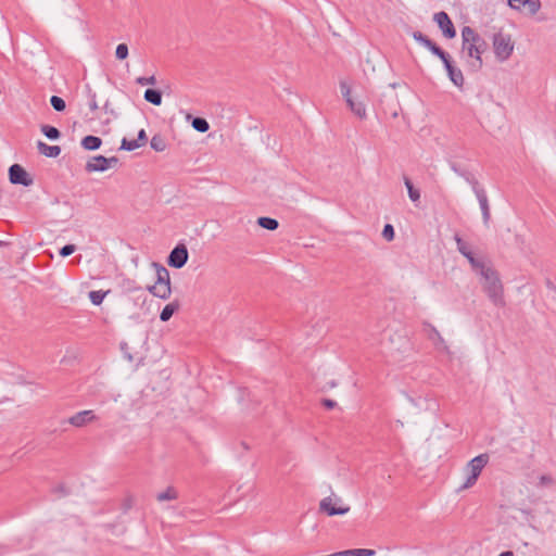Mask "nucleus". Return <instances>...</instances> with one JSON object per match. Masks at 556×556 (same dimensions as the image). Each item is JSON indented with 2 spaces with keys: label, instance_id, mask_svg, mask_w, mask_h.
<instances>
[{
  "label": "nucleus",
  "instance_id": "nucleus-1",
  "mask_svg": "<svg viewBox=\"0 0 556 556\" xmlns=\"http://www.w3.org/2000/svg\"><path fill=\"white\" fill-rule=\"evenodd\" d=\"M485 40L470 26L462 28V51L468 56V67L472 72L482 68L481 54L486 50Z\"/></svg>",
  "mask_w": 556,
  "mask_h": 556
},
{
  "label": "nucleus",
  "instance_id": "nucleus-2",
  "mask_svg": "<svg viewBox=\"0 0 556 556\" xmlns=\"http://www.w3.org/2000/svg\"><path fill=\"white\" fill-rule=\"evenodd\" d=\"M483 279V290L490 301L497 307H504V289L497 273L492 268H485L480 275Z\"/></svg>",
  "mask_w": 556,
  "mask_h": 556
},
{
  "label": "nucleus",
  "instance_id": "nucleus-3",
  "mask_svg": "<svg viewBox=\"0 0 556 556\" xmlns=\"http://www.w3.org/2000/svg\"><path fill=\"white\" fill-rule=\"evenodd\" d=\"M152 266L156 271V280L153 286H149L147 289L154 296L167 300L172 294L169 271L160 263L154 262Z\"/></svg>",
  "mask_w": 556,
  "mask_h": 556
},
{
  "label": "nucleus",
  "instance_id": "nucleus-4",
  "mask_svg": "<svg viewBox=\"0 0 556 556\" xmlns=\"http://www.w3.org/2000/svg\"><path fill=\"white\" fill-rule=\"evenodd\" d=\"M489 455L486 453L480 454L469 460L466 465L467 478L464 484L460 486V490L471 488L478 480L482 469L489 463Z\"/></svg>",
  "mask_w": 556,
  "mask_h": 556
},
{
  "label": "nucleus",
  "instance_id": "nucleus-5",
  "mask_svg": "<svg viewBox=\"0 0 556 556\" xmlns=\"http://www.w3.org/2000/svg\"><path fill=\"white\" fill-rule=\"evenodd\" d=\"M493 49L496 59L503 62L511 55L514 43L508 35L498 33L493 36Z\"/></svg>",
  "mask_w": 556,
  "mask_h": 556
},
{
  "label": "nucleus",
  "instance_id": "nucleus-6",
  "mask_svg": "<svg viewBox=\"0 0 556 556\" xmlns=\"http://www.w3.org/2000/svg\"><path fill=\"white\" fill-rule=\"evenodd\" d=\"M319 509L328 516L345 515L350 511L349 505H343L339 496H327L319 503Z\"/></svg>",
  "mask_w": 556,
  "mask_h": 556
},
{
  "label": "nucleus",
  "instance_id": "nucleus-7",
  "mask_svg": "<svg viewBox=\"0 0 556 556\" xmlns=\"http://www.w3.org/2000/svg\"><path fill=\"white\" fill-rule=\"evenodd\" d=\"M189 258V252L184 243H178L168 254L167 264L168 266L180 269L182 268Z\"/></svg>",
  "mask_w": 556,
  "mask_h": 556
},
{
  "label": "nucleus",
  "instance_id": "nucleus-8",
  "mask_svg": "<svg viewBox=\"0 0 556 556\" xmlns=\"http://www.w3.org/2000/svg\"><path fill=\"white\" fill-rule=\"evenodd\" d=\"M9 180L12 185H21L29 187L33 185L34 179L20 164H13L9 167Z\"/></svg>",
  "mask_w": 556,
  "mask_h": 556
},
{
  "label": "nucleus",
  "instance_id": "nucleus-9",
  "mask_svg": "<svg viewBox=\"0 0 556 556\" xmlns=\"http://www.w3.org/2000/svg\"><path fill=\"white\" fill-rule=\"evenodd\" d=\"M433 20L442 30V34L445 38L452 39L456 36L454 24L446 12L441 11L435 13Z\"/></svg>",
  "mask_w": 556,
  "mask_h": 556
},
{
  "label": "nucleus",
  "instance_id": "nucleus-10",
  "mask_svg": "<svg viewBox=\"0 0 556 556\" xmlns=\"http://www.w3.org/2000/svg\"><path fill=\"white\" fill-rule=\"evenodd\" d=\"M443 65H444V68L447 73V76L450 78V80L456 86V87H463L464 86V83H465V78H464V75H463V72L456 67L452 61V58L451 55L448 54L447 56H445L443 60H441Z\"/></svg>",
  "mask_w": 556,
  "mask_h": 556
},
{
  "label": "nucleus",
  "instance_id": "nucleus-11",
  "mask_svg": "<svg viewBox=\"0 0 556 556\" xmlns=\"http://www.w3.org/2000/svg\"><path fill=\"white\" fill-rule=\"evenodd\" d=\"M507 2L510 9L516 11L527 10L531 15L536 14L541 8L540 0H507Z\"/></svg>",
  "mask_w": 556,
  "mask_h": 556
},
{
  "label": "nucleus",
  "instance_id": "nucleus-12",
  "mask_svg": "<svg viewBox=\"0 0 556 556\" xmlns=\"http://www.w3.org/2000/svg\"><path fill=\"white\" fill-rule=\"evenodd\" d=\"M96 419L97 416L94 415L93 410L86 409L71 416L66 421L76 428H81L87 424L94 421Z\"/></svg>",
  "mask_w": 556,
  "mask_h": 556
},
{
  "label": "nucleus",
  "instance_id": "nucleus-13",
  "mask_svg": "<svg viewBox=\"0 0 556 556\" xmlns=\"http://www.w3.org/2000/svg\"><path fill=\"white\" fill-rule=\"evenodd\" d=\"M473 193L476 194L477 200L480 205L483 224L485 226H488L490 218H491V213H490V206H489V200H488L486 192H485L484 188L480 187L477 190H475Z\"/></svg>",
  "mask_w": 556,
  "mask_h": 556
},
{
  "label": "nucleus",
  "instance_id": "nucleus-14",
  "mask_svg": "<svg viewBox=\"0 0 556 556\" xmlns=\"http://www.w3.org/2000/svg\"><path fill=\"white\" fill-rule=\"evenodd\" d=\"M87 173L105 172L108 169V161L103 155H94L86 163Z\"/></svg>",
  "mask_w": 556,
  "mask_h": 556
},
{
  "label": "nucleus",
  "instance_id": "nucleus-15",
  "mask_svg": "<svg viewBox=\"0 0 556 556\" xmlns=\"http://www.w3.org/2000/svg\"><path fill=\"white\" fill-rule=\"evenodd\" d=\"M451 166V169L457 174L458 176H460L462 178L465 179L466 182H468L470 186H471V189L472 191L477 190L478 188H480L481 186L479 185V181L476 179V177L468 170L466 169H462L457 166L456 163H451L450 164Z\"/></svg>",
  "mask_w": 556,
  "mask_h": 556
},
{
  "label": "nucleus",
  "instance_id": "nucleus-16",
  "mask_svg": "<svg viewBox=\"0 0 556 556\" xmlns=\"http://www.w3.org/2000/svg\"><path fill=\"white\" fill-rule=\"evenodd\" d=\"M37 149L47 157H58L61 153V148L59 146H49L41 140L37 142Z\"/></svg>",
  "mask_w": 556,
  "mask_h": 556
},
{
  "label": "nucleus",
  "instance_id": "nucleus-17",
  "mask_svg": "<svg viewBox=\"0 0 556 556\" xmlns=\"http://www.w3.org/2000/svg\"><path fill=\"white\" fill-rule=\"evenodd\" d=\"M80 144L87 151H94L101 147L102 139L97 136L88 135L81 139Z\"/></svg>",
  "mask_w": 556,
  "mask_h": 556
},
{
  "label": "nucleus",
  "instance_id": "nucleus-18",
  "mask_svg": "<svg viewBox=\"0 0 556 556\" xmlns=\"http://www.w3.org/2000/svg\"><path fill=\"white\" fill-rule=\"evenodd\" d=\"M350 110L361 119L367 117L366 105L361 101H355L353 98L346 101Z\"/></svg>",
  "mask_w": 556,
  "mask_h": 556
},
{
  "label": "nucleus",
  "instance_id": "nucleus-19",
  "mask_svg": "<svg viewBox=\"0 0 556 556\" xmlns=\"http://www.w3.org/2000/svg\"><path fill=\"white\" fill-rule=\"evenodd\" d=\"M179 306L180 305H179L178 301H173V302L168 303L161 311L160 319L162 321H168L172 318V316L174 315V313L179 309Z\"/></svg>",
  "mask_w": 556,
  "mask_h": 556
},
{
  "label": "nucleus",
  "instance_id": "nucleus-20",
  "mask_svg": "<svg viewBox=\"0 0 556 556\" xmlns=\"http://www.w3.org/2000/svg\"><path fill=\"white\" fill-rule=\"evenodd\" d=\"M143 98L147 102L153 104V105H161L162 104V92L157 89H147L144 91Z\"/></svg>",
  "mask_w": 556,
  "mask_h": 556
},
{
  "label": "nucleus",
  "instance_id": "nucleus-21",
  "mask_svg": "<svg viewBox=\"0 0 556 556\" xmlns=\"http://www.w3.org/2000/svg\"><path fill=\"white\" fill-rule=\"evenodd\" d=\"M424 328L428 332L429 339L432 340L435 345L444 343V339L433 325L429 323H424Z\"/></svg>",
  "mask_w": 556,
  "mask_h": 556
},
{
  "label": "nucleus",
  "instance_id": "nucleus-22",
  "mask_svg": "<svg viewBox=\"0 0 556 556\" xmlns=\"http://www.w3.org/2000/svg\"><path fill=\"white\" fill-rule=\"evenodd\" d=\"M375 549L370 548H353L339 552L340 556H374Z\"/></svg>",
  "mask_w": 556,
  "mask_h": 556
},
{
  "label": "nucleus",
  "instance_id": "nucleus-23",
  "mask_svg": "<svg viewBox=\"0 0 556 556\" xmlns=\"http://www.w3.org/2000/svg\"><path fill=\"white\" fill-rule=\"evenodd\" d=\"M257 225L264 229L271 231L276 230L279 227V223L277 219L267 216L258 217Z\"/></svg>",
  "mask_w": 556,
  "mask_h": 556
},
{
  "label": "nucleus",
  "instance_id": "nucleus-24",
  "mask_svg": "<svg viewBox=\"0 0 556 556\" xmlns=\"http://www.w3.org/2000/svg\"><path fill=\"white\" fill-rule=\"evenodd\" d=\"M465 257L470 263L472 269L476 270L479 275H481L485 268H490V266H486L482 261L476 258L472 252H469V254L465 255Z\"/></svg>",
  "mask_w": 556,
  "mask_h": 556
},
{
  "label": "nucleus",
  "instance_id": "nucleus-25",
  "mask_svg": "<svg viewBox=\"0 0 556 556\" xmlns=\"http://www.w3.org/2000/svg\"><path fill=\"white\" fill-rule=\"evenodd\" d=\"M404 184L408 192V197L412 202L416 203L420 199V192L418 189H416L412 182V180L404 176Z\"/></svg>",
  "mask_w": 556,
  "mask_h": 556
},
{
  "label": "nucleus",
  "instance_id": "nucleus-26",
  "mask_svg": "<svg viewBox=\"0 0 556 556\" xmlns=\"http://www.w3.org/2000/svg\"><path fill=\"white\" fill-rule=\"evenodd\" d=\"M178 497V493L174 486H167L163 492L157 493L156 500L159 502L174 501Z\"/></svg>",
  "mask_w": 556,
  "mask_h": 556
},
{
  "label": "nucleus",
  "instance_id": "nucleus-27",
  "mask_svg": "<svg viewBox=\"0 0 556 556\" xmlns=\"http://www.w3.org/2000/svg\"><path fill=\"white\" fill-rule=\"evenodd\" d=\"M150 147L156 152H163L167 144L165 139L161 135H154L150 140Z\"/></svg>",
  "mask_w": 556,
  "mask_h": 556
},
{
  "label": "nucleus",
  "instance_id": "nucleus-28",
  "mask_svg": "<svg viewBox=\"0 0 556 556\" xmlns=\"http://www.w3.org/2000/svg\"><path fill=\"white\" fill-rule=\"evenodd\" d=\"M40 130L50 140H58L61 137L60 130L54 126L42 125Z\"/></svg>",
  "mask_w": 556,
  "mask_h": 556
},
{
  "label": "nucleus",
  "instance_id": "nucleus-29",
  "mask_svg": "<svg viewBox=\"0 0 556 556\" xmlns=\"http://www.w3.org/2000/svg\"><path fill=\"white\" fill-rule=\"evenodd\" d=\"M191 126L199 132H206L210 129L208 122L203 117H193Z\"/></svg>",
  "mask_w": 556,
  "mask_h": 556
},
{
  "label": "nucleus",
  "instance_id": "nucleus-30",
  "mask_svg": "<svg viewBox=\"0 0 556 556\" xmlns=\"http://www.w3.org/2000/svg\"><path fill=\"white\" fill-rule=\"evenodd\" d=\"M431 53L435 56H438L440 60H443L445 56L448 55L447 52H445L441 47H439L435 42L432 40L428 42V46L426 47Z\"/></svg>",
  "mask_w": 556,
  "mask_h": 556
},
{
  "label": "nucleus",
  "instance_id": "nucleus-31",
  "mask_svg": "<svg viewBox=\"0 0 556 556\" xmlns=\"http://www.w3.org/2000/svg\"><path fill=\"white\" fill-rule=\"evenodd\" d=\"M454 240H455L456 245H457V251L463 256H465V255L469 254V252H471V250L469 249L468 244L463 240V238L458 233L454 235Z\"/></svg>",
  "mask_w": 556,
  "mask_h": 556
},
{
  "label": "nucleus",
  "instance_id": "nucleus-32",
  "mask_svg": "<svg viewBox=\"0 0 556 556\" xmlns=\"http://www.w3.org/2000/svg\"><path fill=\"white\" fill-rule=\"evenodd\" d=\"M108 292L109 291L103 292L101 290L90 291L89 292V299H90V301H91V303L93 305H100L103 302V300H104L105 295L108 294Z\"/></svg>",
  "mask_w": 556,
  "mask_h": 556
},
{
  "label": "nucleus",
  "instance_id": "nucleus-33",
  "mask_svg": "<svg viewBox=\"0 0 556 556\" xmlns=\"http://www.w3.org/2000/svg\"><path fill=\"white\" fill-rule=\"evenodd\" d=\"M50 104L56 112H63L66 108L65 101L58 96H52L50 98Z\"/></svg>",
  "mask_w": 556,
  "mask_h": 556
},
{
  "label": "nucleus",
  "instance_id": "nucleus-34",
  "mask_svg": "<svg viewBox=\"0 0 556 556\" xmlns=\"http://www.w3.org/2000/svg\"><path fill=\"white\" fill-rule=\"evenodd\" d=\"M140 148L139 143H137L136 139L128 140L127 138H123L121 142V149L125 151H134Z\"/></svg>",
  "mask_w": 556,
  "mask_h": 556
},
{
  "label": "nucleus",
  "instance_id": "nucleus-35",
  "mask_svg": "<svg viewBox=\"0 0 556 556\" xmlns=\"http://www.w3.org/2000/svg\"><path fill=\"white\" fill-rule=\"evenodd\" d=\"M115 55L118 60H125L128 56V46L126 43L117 45Z\"/></svg>",
  "mask_w": 556,
  "mask_h": 556
},
{
  "label": "nucleus",
  "instance_id": "nucleus-36",
  "mask_svg": "<svg viewBox=\"0 0 556 556\" xmlns=\"http://www.w3.org/2000/svg\"><path fill=\"white\" fill-rule=\"evenodd\" d=\"M394 236H395V231H394L393 226L391 224H386L382 229V237L387 241H392L394 239Z\"/></svg>",
  "mask_w": 556,
  "mask_h": 556
},
{
  "label": "nucleus",
  "instance_id": "nucleus-37",
  "mask_svg": "<svg viewBox=\"0 0 556 556\" xmlns=\"http://www.w3.org/2000/svg\"><path fill=\"white\" fill-rule=\"evenodd\" d=\"M413 38L419 42L420 45H422L425 48L428 46V42L431 41L430 38H428L426 35H424L421 31L419 30H416L413 33Z\"/></svg>",
  "mask_w": 556,
  "mask_h": 556
},
{
  "label": "nucleus",
  "instance_id": "nucleus-38",
  "mask_svg": "<svg viewBox=\"0 0 556 556\" xmlns=\"http://www.w3.org/2000/svg\"><path fill=\"white\" fill-rule=\"evenodd\" d=\"M136 83L140 86L155 85L156 78L154 75L149 76V77L140 76L136 79Z\"/></svg>",
  "mask_w": 556,
  "mask_h": 556
},
{
  "label": "nucleus",
  "instance_id": "nucleus-39",
  "mask_svg": "<svg viewBox=\"0 0 556 556\" xmlns=\"http://www.w3.org/2000/svg\"><path fill=\"white\" fill-rule=\"evenodd\" d=\"M88 97H89V109L93 112L98 110V102L96 92H93L90 88H88Z\"/></svg>",
  "mask_w": 556,
  "mask_h": 556
},
{
  "label": "nucleus",
  "instance_id": "nucleus-40",
  "mask_svg": "<svg viewBox=\"0 0 556 556\" xmlns=\"http://www.w3.org/2000/svg\"><path fill=\"white\" fill-rule=\"evenodd\" d=\"M75 251H76L75 244H65L64 247H62L60 249V255L62 257H67L70 255H72Z\"/></svg>",
  "mask_w": 556,
  "mask_h": 556
},
{
  "label": "nucleus",
  "instance_id": "nucleus-41",
  "mask_svg": "<svg viewBox=\"0 0 556 556\" xmlns=\"http://www.w3.org/2000/svg\"><path fill=\"white\" fill-rule=\"evenodd\" d=\"M340 89L345 101H348V99H352L350 86L345 81L340 83Z\"/></svg>",
  "mask_w": 556,
  "mask_h": 556
},
{
  "label": "nucleus",
  "instance_id": "nucleus-42",
  "mask_svg": "<svg viewBox=\"0 0 556 556\" xmlns=\"http://www.w3.org/2000/svg\"><path fill=\"white\" fill-rule=\"evenodd\" d=\"M136 141H137V143H139V147H143L147 143L148 137H147V132L144 129H140L138 131Z\"/></svg>",
  "mask_w": 556,
  "mask_h": 556
},
{
  "label": "nucleus",
  "instance_id": "nucleus-43",
  "mask_svg": "<svg viewBox=\"0 0 556 556\" xmlns=\"http://www.w3.org/2000/svg\"><path fill=\"white\" fill-rule=\"evenodd\" d=\"M553 483H554V479L551 476H548V475H542L539 478V485L540 486L552 485Z\"/></svg>",
  "mask_w": 556,
  "mask_h": 556
},
{
  "label": "nucleus",
  "instance_id": "nucleus-44",
  "mask_svg": "<svg viewBox=\"0 0 556 556\" xmlns=\"http://www.w3.org/2000/svg\"><path fill=\"white\" fill-rule=\"evenodd\" d=\"M323 405L326 408L331 409V408H334L337 406V402L333 401V400H330V399H324L323 400Z\"/></svg>",
  "mask_w": 556,
  "mask_h": 556
},
{
  "label": "nucleus",
  "instance_id": "nucleus-45",
  "mask_svg": "<svg viewBox=\"0 0 556 556\" xmlns=\"http://www.w3.org/2000/svg\"><path fill=\"white\" fill-rule=\"evenodd\" d=\"M103 110L106 112V113H110V114H113L114 113V110L111 108V103L110 101L108 100L104 105H103Z\"/></svg>",
  "mask_w": 556,
  "mask_h": 556
},
{
  "label": "nucleus",
  "instance_id": "nucleus-46",
  "mask_svg": "<svg viewBox=\"0 0 556 556\" xmlns=\"http://www.w3.org/2000/svg\"><path fill=\"white\" fill-rule=\"evenodd\" d=\"M108 161V168H110L113 164H116L118 162V159L116 156L106 157Z\"/></svg>",
  "mask_w": 556,
  "mask_h": 556
},
{
  "label": "nucleus",
  "instance_id": "nucleus-47",
  "mask_svg": "<svg viewBox=\"0 0 556 556\" xmlns=\"http://www.w3.org/2000/svg\"><path fill=\"white\" fill-rule=\"evenodd\" d=\"M498 556H514V553L511 551H505L502 552Z\"/></svg>",
  "mask_w": 556,
  "mask_h": 556
},
{
  "label": "nucleus",
  "instance_id": "nucleus-48",
  "mask_svg": "<svg viewBox=\"0 0 556 556\" xmlns=\"http://www.w3.org/2000/svg\"><path fill=\"white\" fill-rule=\"evenodd\" d=\"M125 357H126L129 362H131V361H132V356H131L130 354H125Z\"/></svg>",
  "mask_w": 556,
  "mask_h": 556
},
{
  "label": "nucleus",
  "instance_id": "nucleus-49",
  "mask_svg": "<svg viewBox=\"0 0 556 556\" xmlns=\"http://www.w3.org/2000/svg\"><path fill=\"white\" fill-rule=\"evenodd\" d=\"M121 349L124 351L125 349H127V343H122L121 344Z\"/></svg>",
  "mask_w": 556,
  "mask_h": 556
},
{
  "label": "nucleus",
  "instance_id": "nucleus-50",
  "mask_svg": "<svg viewBox=\"0 0 556 556\" xmlns=\"http://www.w3.org/2000/svg\"><path fill=\"white\" fill-rule=\"evenodd\" d=\"M330 388H334L337 383L334 381L329 382Z\"/></svg>",
  "mask_w": 556,
  "mask_h": 556
}]
</instances>
